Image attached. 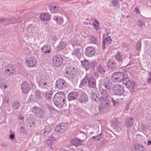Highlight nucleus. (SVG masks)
I'll use <instances>...</instances> for the list:
<instances>
[{
	"label": "nucleus",
	"mask_w": 151,
	"mask_h": 151,
	"mask_svg": "<svg viewBox=\"0 0 151 151\" xmlns=\"http://www.w3.org/2000/svg\"><path fill=\"white\" fill-rule=\"evenodd\" d=\"M66 86V83L63 79L60 78L56 81L55 86L58 89H63L65 88Z\"/></svg>",
	"instance_id": "9"
},
{
	"label": "nucleus",
	"mask_w": 151,
	"mask_h": 151,
	"mask_svg": "<svg viewBox=\"0 0 151 151\" xmlns=\"http://www.w3.org/2000/svg\"><path fill=\"white\" fill-rule=\"evenodd\" d=\"M11 65H8L9 68H5V73L8 76H12L15 73V71L14 68Z\"/></svg>",
	"instance_id": "18"
},
{
	"label": "nucleus",
	"mask_w": 151,
	"mask_h": 151,
	"mask_svg": "<svg viewBox=\"0 0 151 151\" xmlns=\"http://www.w3.org/2000/svg\"><path fill=\"white\" fill-rule=\"evenodd\" d=\"M37 63V60L34 56L28 57L25 60V63L28 67H33Z\"/></svg>",
	"instance_id": "8"
},
{
	"label": "nucleus",
	"mask_w": 151,
	"mask_h": 151,
	"mask_svg": "<svg viewBox=\"0 0 151 151\" xmlns=\"http://www.w3.org/2000/svg\"><path fill=\"white\" fill-rule=\"evenodd\" d=\"M102 137L101 133H99V134L92 137V139H94L96 141H99L101 139Z\"/></svg>",
	"instance_id": "35"
},
{
	"label": "nucleus",
	"mask_w": 151,
	"mask_h": 151,
	"mask_svg": "<svg viewBox=\"0 0 151 151\" xmlns=\"http://www.w3.org/2000/svg\"><path fill=\"white\" fill-rule=\"evenodd\" d=\"M29 127L30 128H34L35 126V124L34 122L32 121H30L29 122Z\"/></svg>",
	"instance_id": "45"
},
{
	"label": "nucleus",
	"mask_w": 151,
	"mask_h": 151,
	"mask_svg": "<svg viewBox=\"0 0 151 151\" xmlns=\"http://www.w3.org/2000/svg\"><path fill=\"white\" fill-rule=\"evenodd\" d=\"M106 67L104 64H100L98 66V71L101 74H104L106 72Z\"/></svg>",
	"instance_id": "23"
},
{
	"label": "nucleus",
	"mask_w": 151,
	"mask_h": 151,
	"mask_svg": "<svg viewBox=\"0 0 151 151\" xmlns=\"http://www.w3.org/2000/svg\"><path fill=\"white\" fill-rule=\"evenodd\" d=\"M65 94L63 92H59L54 95L53 101L54 104L58 107L62 106L65 100Z\"/></svg>",
	"instance_id": "3"
},
{
	"label": "nucleus",
	"mask_w": 151,
	"mask_h": 151,
	"mask_svg": "<svg viewBox=\"0 0 151 151\" xmlns=\"http://www.w3.org/2000/svg\"><path fill=\"white\" fill-rule=\"evenodd\" d=\"M82 86H88L89 88L95 89L96 88V80L92 76L86 75L81 81Z\"/></svg>",
	"instance_id": "2"
},
{
	"label": "nucleus",
	"mask_w": 151,
	"mask_h": 151,
	"mask_svg": "<svg viewBox=\"0 0 151 151\" xmlns=\"http://www.w3.org/2000/svg\"><path fill=\"white\" fill-rule=\"evenodd\" d=\"M82 114L81 115H82L84 117H87L89 116V114H88L86 112H85L84 111H83L82 112H81Z\"/></svg>",
	"instance_id": "50"
},
{
	"label": "nucleus",
	"mask_w": 151,
	"mask_h": 151,
	"mask_svg": "<svg viewBox=\"0 0 151 151\" xmlns=\"http://www.w3.org/2000/svg\"><path fill=\"white\" fill-rule=\"evenodd\" d=\"M104 85L105 88L108 91H110L112 88V83L108 79H106L104 81Z\"/></svg>",
	"instance_id": "19"
},
{
	"label": "nucleus",
	"mask_w": 151,
	"mask_h": 151,
	"mask_svg": "<svg viewBox=\"0 0 151 151\" xmlns=\"http://www.w3.org/2000/svg\"><path fill=\"white\" fill-rule=\"evenodd\" d=\"M58 16H55L53 17V19L56 21L57 22L58 19Z\"/></svg>",
	"instance_id": "57"
},
{
	"label": "nucleus",
	"mask_w": 151,
	"mask_h": 151,
	"mask_svg": "<svg viewBox=\"0 0 151 151\" xmlns=\"http://www.w3.org/2000/svg\"><path fill=\"white\" fill-rule=\"evenodd\" d=\"M97 65V63L95 61H93L90 63V68L93 69L95 66Z\"/></svg>",
	"instance_id": "44"
},
{
	"label": "nucleus",
	"mask_w": 151,
	"mask_h": 151,
	"mask_svg": "<svg viewBox=\"0 0 151 151\" xmlns=\"http://www.w3.org/2000/svg\"><path fill=\"white\" fill-rule=\"evenodd\" d=\"M25 129L22 127H21L20 128V132L21 133H24L25 132Z\"/></svg>",
	"instance_id": "52"
},
{
	"label": "nucleus",
	"mask_w": 151,
	"mask_h": 151,
	"mask_svg": "<svg viewBox=\"0 0 151 151\" xmlns=\"http://www.w3.org/2000/svg\"><path fill=\"white\" fill-rule=\"evenodd\" d=\"M134 149L135 151H142V145H136L134 147Z\"/></svg>",
	"instance_id": "41"
},
{
	"label": "nucleus",
	"mask_w": 151,
	"mask_h": 151,
	"mask_svg": "<svg viewBox=\"0 0 151 151\" xmlns=\"http://www.w3.org/2000/svg\"><path fill=\"white\" fill-rule=\"evenodd\" d=\"M138 25L140 27H142V22L140 21H139V22H138Z\"/></svg>",
	"instance_id": "62"
},
{
	"label": "nucleus",
	"mask_w": 151,
	"mask_h": 151,
	"mask_svg": "<svg viewBox=\"0 0 151 151\" xmlns=\"http://www.w3.org/2000/svg\"><path fill=\"white\" fill-rule=\"evenodd\" d=\"M52 93L51 92H47L45 93L44 96L45 99L47 100H50L51 99Z\"/></svg>",
	"instance_id": "32"
},
{
	"label": "nucleus",
	"mask_w": 151,
	"mask_h": 151,
	"mask_svg": "<svg viewBox=\"0 0 151 151\" xmlns=\"http://www.w3.org/2000/svg\"><path fill=\"white\" fill-rule=\"evenodd\" d=\"M78 100L81 102L85 103L88 100V96L84 92H82L78 96Z\"/></svg>",
	"instance_id": "14"
},
{
	"label": "nucleus",
	"mask_w": 151,
	"mask_h": 151,
	"mask_svg": "<svg viewBox=\"0 0 151 151\" xmlns=\"http://www.w3.org/2000/svg\"><path fill=\"white\" fill-rule=\"evenodd\" d=\"M9 138L12 139H14V135L13 134H11L9 136Z\"/></svg>",
	"instance_id": "55"
},
{
	"label": "nucleus",
	"mask_w": 151,
	"mask_h": 151,
	"mask_svg": "<svg viewBox=\"0 0 151 151\" xmlns=\"http://www.w3.org/2000/svg\"><path fill=\"white\" fill-rule=\"evenodd\" d=\"M45 109L44 107L40 108L35 106L32 108V112L35 114L36 116L42 119L45 117L46 116Z\"/></svg>",
	"instance_id": "5"
},
{
	"label": "nucleus",
	"mask_w": 151,
	"mask_h": 151,
	"mask_svg": "<svg viewBox=\"0 0 151 151\" xmlns=\"http://www.w3.org/2000/svg\"><path fill=\"white\" fill-rule=\"evenodd\" d=\"M57 37L56 36H54L52 37V40H53L54 41H55L57 40Z\"/></svg>",
	"instance_id": "61"
},
{
	"label": "nucleus",
	"mask_w": 151,
	"mask_h": 151,
	"mask_svg": "<svg viewBox=\"0 0 151 151\" xmlns=\"http://www.w3.org/2000/svg\"><path fill=\"white\" fill-rule=\"evenodd\" d=\"M37 82L39 86L41 88H48V86L47 85L46 80L45 78L40 77L37 79Z\"/></svg>",
	"instance_id": "12"
},
{
	"label": "nucleus",
	"mask_w": 151,
	"mask_h": 151,
	"mask_svg": "<svg viewBox=\"0 0 151 151\" xmlns=\"http://www.w3.org/2000/svg\"><path fill=\"white\" fill-rule=\"evenodd\" d=\"M59 135L57 133H54L52 134L50 138L55 141L58 138Z\"/></svg>",
	"instance_id": "36"
},
{
	"label": "nucleus",
	"mask_w": 151,
	"mask_h": 151,
	"mask_svg": "<svg viewBox=\"0 0 151 151\" xmlns=\"http://www.w3.org/2000/svg\"><path fill=\"white\" fill-rule=\"evenodd\" d=\"M111 42V39L110 37L108 36L105 38L103 39L102 47L105 49L108 46V45L110 44Z\"/></svg>",
	"instance_id": "17"
},
{
	"label": "nucleus",
	"mask_w": 151,
	"mask_h": 151,
	"mask_svg": "<svg viewBox=\"0 0 151 151\" xmlns=\"http://www.w3.org/2000/svg\"><path fill=\"white\" fill-rule=\"evenodd\" d=\"M40 17L41 20L45 22L48 20L50 18L48 15L44 13L42 14L40 16Z\"/></svg>",
	"instance_id": "28"
},
{
	"label": "nucleus",
	"mask_w": 151,
	"mask_h": 151,
	"mask_svg": "<svg viewBox=\"0 0 151 151\" xmlns=\"http://www.w3.org/2000/svg\"><path fill=\"white\" fill-rule=\"evenodd\" d=\"M50 10V12L52 13H56L57 12H56V11L55 10H54L51 7Z\"/></svg>",
	"instance_id": "54"
},
{
	"label": "nucleus",
	"mask_w": 151,
	"mask_h": 151,
	"mask_svg": "<svg viewBox=\"0 0 151 151\" xmlns=\"http://www.w3.org/2000/svg\"><path fill=\"white\" fill-rule=\"evenodd\" d=\"M47 108L49 111H51L53 109L52 107L49 105H47Z\"/></svg>",
	"instance_id": "58"
},
{
	"label": "nucleus",
	"mask_w": 151,
	"mask_h": 151,
	"mask_svg": "<svg viewBox=\"0 0 151 151\" xmlns=\"http://www.w3.org/2000/svg\"><path fill=\"white\" fill-rule=\"evenodd\" d=\"M83 23L84 24L87 25L88 24V23L86 22H84Z\"/></svg>",
	"instance_id": "64"
},
{
	"label": "nucleus",
	"mask_w": 151,
	"mask_h": 151,
	"mask_svg": "<svg viewBox=\"0 0 151 151\" xmlns=\"http://www.w3.org/2000/svg\"><path fill=\"white\" fill-rule=\"evenodd\" d=\"M81 65L85 67L86 70L90 68V63L87 60L84 59L83 60L81 61Z\"/></svg>",
	"instance_id": "24"
},
{
	"label": "nucleus",
	"mask_w": 151,
	"mask_h": 151,
	"mask_svg": "<svg viewBox=\"0 0 151 151\" xmlns=\"http://www.w3.org/2000/svg\"><path fill=\"white\" fill-rule=\"evenodd\" d=\"M115 58L117 60L118 64H120V66L123 67L121 64L122 63V54L119 52H118L117 53L115 56Z\"/></svg>",
	"instance_id": "22"
},
{
	"label": "nucleus",
	"mask_w": 151,
	"mask_h": 151,
	"mask_svg": "<svg viewBox=\"0 0 151 151\" xmlns=\"http://www.w3.org/2000/svg\"><path fill=\"white\" fill-rule=\"evenodd\" d=\"M123 80L124 83V84H125V83H128V82H130L131 81H130L129 78H124V79Z\"/></svg>",
	"instance_id": "51"
},
{
	"label": "nucleus",
	"mask_w": 151,
	"mask_h": 151,
	"mask_svg": "<svg viewBox=\"0 0 151 151\" xmlns=\"http://www.w3.org/2000/svg\"><path fill=\"white\" fill-rule=\"evenodd\" d=\"M132 81H130L128 83H126L125 84L126 86L128 88H130L131 86H132Z\"/></svg>",
	"instance_id": "48"
},
{
	"label": "nucleus",
	"mask_w": 151,
	"mask_h": 151,
	"mask_svg": "<svg viewBox=\"0 0 151 151\" xmlns=\"http://www.w3.org/2000/svg\"><path fill=\"white\" fill-rule=\"evenodd\" d=\"M51 130V128L50 127H46L42 133H41L40 137H41L42 136H45L47 135L50 132Z\"/></svg>",
	"instance_id": "31"
},
{
	"label": "nucleus",
	"mask_w": 151,
	"mask_h": 151,
	"mask_svg": "<svg viewBox=\"0 0 151 151\" xmlns=\"http://www.w3.org/2000/svg\"><path fill=\"white\" fill-rule=\"evenodd\" d=\"M83 142L82 140L78 139V138H76L73 139L71 142L72 145L74 146H78L81 145Z\"/></svg>",
	"instance_id": "25"
},
{
	"label": "nucleus",
	"mask_w": 151,
	"mask_h": 151,
	"mask_svg": "<svg viewBox=\"0 0 151 151\" xmlns=\"http://www.w3.org/2000/svg\"><path fill=\"white\" fill-rule=\"evenodd\" d=\"M99 94H97L93 92L91 93V98L93 101L98 102L101 101L102 106L103 107H107L110 105L111 102L115 106L118 102L114 100L109 95L107 91L104 89L101 90Z\"/></svg>",
	"instance_id": "1"
},
{
	"label": "nucleus",
	"mask_w": 151,
	"mask_h": 151,
	"mask_svg": "<svg viewBox=\"0 0 151 151\" xmlns=\"http://www.w3.org/2000/svg\"><path fill=\"white\" fill-rule=\"evenodd\" d=\"M113 91L115 94L119 96L121 95L124 91V86L119 84L114 86Z\"/></svg>",
	"instance_id": "7"
},
{
	"label": "nucleus",
	"mask_w": 151,
	"mask_h": 151,
	"mask_svg": "<svg viewBox=\"0 0 151 151\" xmlns=\"http://www.w3.org/2000/svg\"><path fill=\"white\" fill-rule=\"evenodd\" d=\"M54 141V140L50 137L49 139L47 141L46 144L48 146H51Z\"/></svg>",
	"instance_id": "43"
},
{
	"label": "nucleus",
	"mask_w": 151,
	"mask_h": 151,
	"mask_svg": "<svg viewBox=\"0 0 151 151\" xmlns=\"http://www.w3.org/2000/svg\"><path fill=\"white\" fill-rule=\"evenodd\" d=\"M89 40L90 42L92 43L95 44L96 42V38L92 35L90 36Z\"/></svg>",
	"instance_id": "39"
},
{
	"label": "nucleus",
	"mask_w": 151,
	"mask_h": 151,
	"mask_svg": "<svg viewBox=\"0 0 151 151\" xmlns=\"http://www.w3.org/2000/svg\"><path fill=\"white\" fill-rule=\"evenodd\" d=\"M112 3L114 6H117L118 4V0H112Z\"/></svg>",
	"instance_id": "47"
},
{
	"label": "nucleus",
	"mask_w": 151,
	"mask_h": 151,
	"mask_svg": "<svg viewBox=\"0 0 151 151\" xmlns=\"http://www.w3.org/2000/svg\"><path fill=\"white\" fill-rule=\"evenodd\" d=\"M5 20L6 21V22H4V25L9 24H14L19 22L17 19L13 17L5 19Z\"/></svg>",
	"instance_id": "21"
},
{
	"label": "nucleus",
	"mask_w": 151,
	"mask_h": 151,
	"mask_svg": "<svg viewBox=\"0 0 151 151\" xmlns=\"http://www.w3.org/2000/svg\"><path fill=\"white\" fill-rule=\"evenodd\" d=\"M141 41L139 40L136 43V49L137 51H140L141 48Z\"/></svg>",
	"instance_id": "42"
},
{
	"label": "nucleus",
	"mask_w": 151,
	"mask_h": 151,
	"mask_svg": "<svg viewBox=\"0 0 151 151\" xmlns=\"http://www.w3.org/2000/svg\"><path fill=\"white\" fill-rule=\"evenodd\" d=\"M12 106L14 109H17L19 108L20 104L18 101L15 100L13 102Z\"/></svg>",
	"instance_id": "29"
},
{
	"label": "nucleus",
	"mask_w": 151,
	"mask_h": 151,
	"mask_svg": "<svg viewBox=\"0 0 151 151\" xmlns=\"http://www.w3.org/2000/svg\"><path fill=\"white\" fill-rule=\"evenodd\" d=\"M148 78L147 79V83H151V71L149 72L148 74Z\"/></svg>",
	"instance_id": "46"
},
{
	"label": "nucleus",
	"mask_w": 151,
	"mask_h": 151,
	"mask_svg": "<svg viewBox=\"0 0 151 151\" xmlns=\"http://www.w3.org/2000/svg\"><path fill=\"white\" fill-rule=\"evenodd\" d=\"M124 75L123 72H115L112 75L111 79L113 82L116 83L120 82L124 79Z\"/></svg>",
	"instance_id": "6"
},
{
	"label": "nucleus",
	"mask_w": 151,
	"mask_h": 151,
	"mask_svg": "<svg viewBox=\"0 0 151 151\" xmlns=\"http://www.w3.org/2000/svg\"><path fill=\"white\" fill-rule=\"evenodd\" d=\"M107 65L108 68L111 70H113L116 67L120 66L119 64H118L117 62L111 59L108 60Z\"/></svg>",
	"instance_id": "11"
},
{
	"label": "nucleus",
	"mask_w": 151,
	"mask_h": 151,
	"mask_svg": "<svg viewBox=\"0 0 151 151\" xmlns=\"http://www.w3.org/2000/svg\"><path fill=\"white\" fill-rule=\"evenodd\" d=\"M119 122L118 119H115L111 122V125L114 128L117 127L119 124Z\"/></svg>",
	"instance_id": "30"
},
{
	"label": "nucleus",
	"mask_w": 151,
	"mask_h": 151,
	"mask_svg": "<svg viewBox=\"0 0 151 151\" xmlns=\"http://www.w3.org/2000/svg\"><path fill=\"white\" fill-rule=\"evenodd\" d=\"M76 70L75 68L68 66L65 68L63 76L68 79H73L76 76Z\"/></svg>",
	"instance_id": "4"
},
{
	"label": "nucleus",
	"mask_w": 151,
	"mask_h": 151,
	"mask_svg": "<svg viewBox=\"0 0 151 151\" xmlns=\"http://www.w3.org/2000/svg\"><path fill=\"white\" fill-rule=\"evenodd\" d=\"M134 122V120L133 118L129 117L125 120L124 124L126 127L129 128L133 126Z\"/></svg>",
	"instance_id": "15"
},
{
	"label": "nucleus",
	"mask_w": 151,
	"mask_h": 151,
	"mask_svg": "<svg viewBox=\"0 0 151 151\" xmlns=\"http://www.w3.org/2000/svg\"><path fill=\"white\" fill-rule=\"evenodd\" d=\"M35 93V97L36 99L39 100L41 98V92L39 90H36Z\"/></svg>",
	"instance_id": "33"
},
{
	"label": "nucleus",
	"mask_w": 151,
	"mask_h": 151,
	"mask_svg": "<svg viewBox=\"0 0 151 151\" xmlns=\"http://www.w3.org/2000/svg\"><path fill=\"white\" fill-rule=\"evenodd\" d=\"M22 92L24 93L28 92L30 90V87L28 83L25 81L23 82L21 85Z\"/></svg>",
	"instance_id": "16"
},
{
	"label": "nucleus",
	"mask_w": 151,
	"mask_h": 151,
	"mask_svg": "<svg viewBox=\"0 0 151 151\" xmlns=\"http://www.w3.org/2000/svg\"><path fill=\"white\" fill-rule=\"evenodd\" d=\"M73 54L75 55L79 59L82 55V53L80 52V49L78 48L74 50Z\"/></svg>",
	"instance_id": "27"
},
{
	"label": "nucleus",
	"mask_w": 151,
	"mask_h": 151,
	"mask_svg": "<svg viewBox=\"0 0 151 151\" xmlns=\"http://www.w3.org/2000/svg\"><path fill=\"white\" fill-rule=\"evenodd\" d=\"M4 22H6L4 18L0 19V24H4Z\"/></svg>",
	"instance_id": "53"
},
{
	"label": "nucleus",
	"mask_w": 151,
	"mask_h": 151,
	"mask_svg": "<svg viewBox=\"0 0 151 151\" xmlns=\"http://www.w3.org/2000/svg\"><path fill=\"white\" fill-rule=\"evenodd\" d=\"M95 51L94 49L92 47H87L85 51V53L86 55L89 57H91L94 55Z\"/></svg>",
	"instance_id": "13"
},
{
	"label": "nucleus",
	"mask_w": 151,
	"mask_h": 151,
	"mask_svg": "<svg viewBox=\"0 0 151 151\" xmlns=\"http://www.w3.org/2000/svg\"><path fill=\"white\" fill-rule=\"evenodd\" d=\"M61 125L62 127V129L64 132L68 128V123H61Z\"/></svg>",
	"instance_id": "40"
},
{
	"label": "nucleus",
	"mask_w": 151,
	"mask_h": 151,
	"mask_svg": "<svg viewBox=\"0 0 151 151\" xmlns=\"http://www.w3.org/2000/svg\"><path fill=\"white\" fill-rule=\"evenodd\" d=\"M132 86L129 89L131 92H134L137 89L136 86V84L134 82H132Z\"/></svg>",
	"instance_id": "34"
},
{
	"label": "nucleus",
	"mask_w": 151,
	"mask_h": 151,
	"mask_svg": "<svg viewBox=\"0 0 151 151\" xmlns=\"http://www.w3.org/2000/svg\"><path fill=\"white\" fill-rule=\"evenodd\" d=\"M78 96V93L76 92H71L68 94L67 98L69 101L73 100L76 99Z\"/></svg>",
	"instance_id": "20"
},
{
	"label": "nucleus",
	"mask_w": 151,
	"mask_h": 151,
	"mask_svg": "<svg viewBox=\"0 0 151 151\" xmlns=\"http://www.w3.org/2000/svg\"><path fill=\"white\" fill-rule=\"evenodd\" d=\"M51 7L52 9H53L54 10H55L56 11V12H58V7H57L56 6H52Z\"/></svg>",
	"instance_id": "56"
},
{
	"label": "nucleus",
	"mask_w": 151,
	"mask_h": 151,
	"mask_svg": "<svg viewBox=\"0 0 151 151\" xmlns=\"http://www.w3.org/2000/svg\"><path fill=\"white\" fill-rule=\"evenodd\" d=\"M63 21V18L60 17H58V19L57 21V23L59 24H61L62 23Z\"/></svg>",
	"instance_id": "49"
},
{
	"label": "nucleus",
	"mask_w": 151,
	"mask_h": 151,
	"mask_svg": "<svg viewBox=\"0 0 151 151\" xmlns=\"http://www.w3.org/2000/svg\"><path fill=\"white\" fill-rule=\"evenodd\" d=\"M94 76L96 77H98L99 75L98 72H95L94 74Z\"/></svg>",
	"instance_id": "60"
},
{
	"label": "nucleus",
	"mask_w": 151,
	"mask_h": 151,
	"mask_svg": "<svg viewBox=\"0 0 151 151\" xmlns=\"http://www.w3.org/2000/svg\"><path fill=\"white\" fill-rule=\"evenodd\" d=\"M53 64L56 66H60L63 62V59L61 56L56 55L54 56L52 59Z\"/></svg>",
	"instance_id": "10"
},
{
	"label": "nucleus",
	"mask_w": 151,
	"mask_h": 151,
	"mask_svg": "<svg viewBox=\"0 0 151 151\" xmlns=\"http://www.w3.org/2000/svg\"><path fill=\"white\" fill-rule=\"evenodd\" d=\"M62 127L60 124V125L56 126L55 128V130L56 131L60 133H62L63 132V129H62Z\"/></svg>",
	"instance_id": "37"
},
{
	"label": "nucleus",
	"mask_w": 151,
	"mask_h": 151,
	"mask_svg": "<svg viewBox=\"0 0 151 151\" xmlns=\"http://www.w3.org/2000/svg\"><path fill=\"white\" fill-rule=\"evenodd\" d=\"M135 12L137 13H140V12L139 9L137 7L135 8Z\"/></svg>",
	"instance_id": "59"
},
{
	"label": "nucleus",
	"mask_w": 151,
	"mask_h": 151,
	"mask_svg": "<svg viewBox=\"0 0 151 151\" xmlns=\"http://www.w3.org/2000/svg\"><path fill=\"white\" fill-rule=\"evenodd\" d=\"M51 49L50 46H48L47 45H44L41 48V50L43 54L44 53H50Z\"/></svg>",
	"instance_id": "26"
},
{
	"label": "nucleus",
	"mask_w": 151,
	"mask_h": 151,
	"mask_svg": "<svg viewBox=\"0 0 151 151\" xmlns=\"http://www.w3.org/2000/svg\"><path fill=\"white\" fill-rule=\"evenodd\" d=\"M147 145H151V141L150 140H148L147 142Z\"/></svg>",
	"instance_id": "63"
},
{
	"label": "nucleus",
	"mask_w": 151,
	"mask_h": 151,
	"mask_svg": "<svg viewBox=\"0 0 151 151\" xmlns=\"http://www.w3.org/2000/svg\"><path fill=\"white\" fill-rule=\"evenodd\" d=\"M66 44L63 42H61L58 45V47L60 50L63 49L66 46Z\"/></svg>",
	"instance_id": "38"
}]
</instances>
